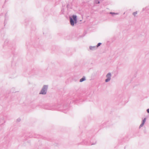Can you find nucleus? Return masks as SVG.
Segmentation results:
<instances>
[{
	"instance_id": "9d476101",
	"label": "nucleus",
	"mask_w": 149,
	"mask_h": 149,
	"mask_svg": "<svg viewBox=\"0 0 149 149\" xmlns=\"http://www.w3.org/2000/svg\"><path fill=\"white\" fill-rule=\"evenodd\" d=\"M144 124H143V123H142V124L140 125V127H142V126L143 125H144Z\"/></svg>"
},
{
	"instance_id": "20e7f679",
	"label": "nucleus",
	"mask_w": 149,
	"mask_h": 149,
	"mask_svg": "<svg viewBox=\"0 0 149 149\" xmlns=\"http://www.w3.org/2000/svg\"><path fill=\"white\" fill-rule=\"evenodd\" d=\"M97 48L96 46H90L89 47V48H90V49L91 50H95L96 49H97Z\"/></svg>"
},
{
	"instance_id": "423d86ee",
	"label": "nucleus",
	"mask_w": 149,
	"mask_h": 149,
	"mask_svg": "<svg viewBox=\"0 0 149 149\" xmlns=\"http://www.w3.org/2000/svg\"><path fill=\"white\" fill-rule=\"evenodd\" d=\"M102 43H99L97 44V45L96 46L97 48L99 46H100L101 45Z\"/></svg>"
},
{
	"instance_id": "f257e3e1",
	"label": "nucleus",
	"mask_w": 149,
	"mask_h": 149,
	"mask_svg": "<svg viewBox=\"0 0 149 149\" xmlns=\"http://www.w3.org/2000/svg\"><path fill=\"white\" fill-rule=\"evenodd\" d=\"M70 19L71 25L73 26L74 24L77 23V16L75 15H73L72 16V18L70 17Z\"/></svg>"
},
{
	"instance_id": "4468645a",
	"label": "nucleus",
	"mask_w": 149,
	"mask_h": 149,
	"mask_svg": "<svg viewBox=\"0 0 149 149\" xmlns=\"http://www.w3.org/2000/svg\"><path fill=\"white\" fill-rule=\"evenodd\" d=\"M99 3H100V1H98L97 3L99 4Z\"/></svg>"
},
{
	"instance_id": "39448f33",
	"label": "nucleus",
	"mask_w": 149,
	"mask_h": 149,
	"mask_svg": "<svg viewBox=\"0 0 149 149\" xmlns=\"http://www.w3.org/2000/svg\"><path fill=\"white\" fill-rule=\"evenodd\" d=\"M86 79L85 77L84 76L82 78H81L79 80V81L80 82H82L84 81Z\"/></svg>"
},
{
	"instance_id": "0eeeda50",
	"label": "nucleus",
	"mask_w": 149,
	"mask_h": 149,
	"mask_svg": "<svg viewBox=\"0 0 149 149\" xmlns=\"http://www.w3.org/2000/svg\"><path fill=\"white\" fill-rule=\"evenodd\" d=\"M110 14H112V15H118V13H113V12H110Z\"/></svg>"
},
{
	"instance_id": "9b49d317",
	"label": "nucleus",
	"mask_w": 149,
	"mask_h": 149,
	"mask_svg": "<svg viewBox=\"0 0 149 149\" xmlns=\"http://www.w3.org/2000/svg\"><path fill=\"white\" fill-rule=\"evenodd\" d=\"M20 120H21V119L19 118H18L17 119V121L18 122H19L20 121Z\"/></svg>"
},
{
	"instance_id": "6e6552de",
	"label": "nucleus",
	"mask_w": 149,
	"mask_h": 149,
	"mask_svg": "<svg viewBox=\"0 0 149 149\" xmlns=\"http://www.w3.org/2000/svg\"><path fill=\"white\" fill-rule=\"evenodd\" d=\"M146 118H145L143 120V124H144V123H145V122H146Z\"/></svg>"
},
{
	"instance_id": "ddd939ff",
	"label": "nucleus",
	"mask_w": 149,
	"mask_h": 149,
	"mask_svg": "<svg viewBox=\"0 0 149 149\" xmlns=\"http://www.w3.org/2000/svg\"><path fill=\"white\" fill-rule=\"evenodd\" d=\"M95 143H92V144H91V145H94V144H95Z\"/></svg>"
},
{
	"instance_id": "7ed1b4c3",
	"label": "nucleus",
	"mask_w": 149,
	"mask_h": 149,
	"mask_svg": "<svg viewBox=\"0 0 149 149\" xmlns=\"http://www.w3.org/2000/svg\"><path fill=\"white\" fill-rule=\"evenodd\" d=\"M111 74L110 72H109L107 73L106 75V77L107 79L105 80V81L106 82H109L111 79Z\"/></svg>"
},
{
	"instance_id": "f03ea898",
	"label": "nucleus",
	"mask_w": 149,
	"mask_h": 149,
	"mask_svg": "<svg viewBox=\"0 0 149 149\" xmlns=\"http://www.w3.org/2000/svg\"><path fill=\"white\" fill-rule=\"evenodd\" d=\"M48 88V86L44 85L43 86L41 91L40 93V94L43 95H45L47 93V92Z\"/></svg>"
},
{
	"instance_id": "1a4fd4ad",
	"label": "nucleus",
	"mask_w": 149,
	"mask_h": 149,
	"mask_svg": "<svg viewBox=\"0 0 149 149\" xmlns=\"http://www.w3.org/2000/svg\"><path fill=\"white\" fill-rule=\"evenodd\" d=\"M137 14V12H134V13H133V15L134 16H135Z\"/></svg>"
},
{
	"instance_id": "f8f14e48",
	"label": "nucleus",
	"mask_w": 149,
	"mask_h": 149,
	"mask_svg": "<svg viewBox=\"0 0 149 149\" xmlns=\"http://www.w3.org/2000/svg\"><path fill=\"white\" fill-rule=\"evenodd\" d=\"M147 112L148 113H149V109L147 110Z\"/></svg>"
}]
</instances>
